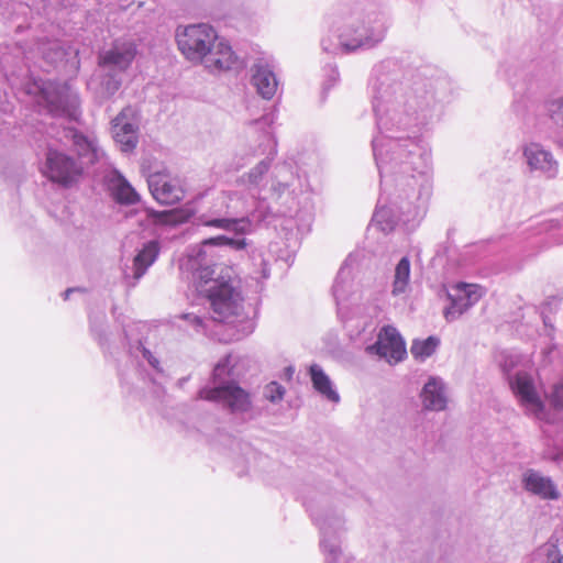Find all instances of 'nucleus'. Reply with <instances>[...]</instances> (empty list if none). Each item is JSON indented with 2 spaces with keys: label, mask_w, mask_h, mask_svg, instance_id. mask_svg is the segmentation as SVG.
Here are the masks:
<instances>
[{
  "label": "nucleus",
  "mask_w": 563,
  "mask_h": 563,
  "mask_svg": "<svg viewBox=\"0 0 563 563\" xmlns=\"http://www.w3.org/2000/svg\"><path fill=\"white\" fill-rule=\"evenodd\" d=\"M374 71L372 106L380 135L372 144L383 194L391 207L426 208L433 188L431 154L415 129L423 123L433 95L422 82L405 85L391 60Z\"/></svg>",
  "instance_id": "nucleus-1"
},
{
  "label": "nucleus",
  "mask_w": 563,
  "mask_h": 563,
  "mask_svg": "<svg viewBox=\"0 0 563 563\" xmlns=\"http://www.w3.org/2000/svg\"><path fill=\"white\" fill-rule=\"evenodd\" d=\"M175 38L178 49L187 60L202 65L211 74L244 67V60L208 23L179 25Z\"/></svg>",
  "instance_id": "nucleus-2"
},
{
  "label": "nucleus",
  "mask_w": 563,
  "mask_h": 563,
  "mask_svg": "<svg viewBox=\"0 0 563 563\" xmlns=\"http://www.w3.org/2000/svg\"><path fill=\"white\" fill-rule=\"evenodd\" d=\"M385 16L378 11L363 12L355 9L343 18L339 27V46L333 49L322 41V49L327 53H352L358 49H371L386 36Z\"/></svg>",
  "instance_id": "nucleus-3"
},
{
  "label": "nucleus",
  "mask_w": 563,
  "mask_h": 563,
  "mask_svg": "<svg viewBox=\"0 0 563 563\" xmlns=\"http://www.w3.org/2000/svg\"><path fill=\"white\" fill-rule=\"evenodd\" d=\"M207 298L212 310V319L219 322H232L244 313L243 297L230 279H214V285L207 290Z\"/></svg>",
  "instance_id": "nucleus-4"
},
{
  "label": "nucleus",
  "mask_w": 563,
  "mask_h": 563,
  "mask_svg": "<svg viewBox=\"0 0 563 563\" xmlns=\"http://www.w3.org/2000/svg\"><path fill=\"white\" fill-rule=\"evenodd\" d=\"M198 399L221 404L230 412H246L252 408L251 394L236 382L231 380L217 387L199 390Z\"/></svg>",
  "instance_id": "nucleus-5"
},
{
  "label": "nucleus",
  "mask_w": 563,
  "mask_h": 563,
  "mask_svg": "<svg viewBox=\"0 0 563 563\" xmlns=\"http://www.w3.org/2000/svg\"><path fill=\"white\" fill-rule=\"evenodd\" d=\"M142 169L146 173V180L148 189L153 198L162 206H172L179 202L185 195L179 180L173 178L166 168L163 169H148L146 172L145 164H142Z\"/></svg>",
  "instance_id": "nucleus-6"
},
{
  "label": "nucleus",
  "mask_w": 563,
  "mask_h": 563,
  "mask_svg": "<svg viewBox=\"0 0 563 563\" xmlns=\"http://www.w3.org/2000/svg\"><path fill=\"white\" fill-rule=\"evenodd\" d=\"M102 154L93 133H81L73 128V179L84 175Z\"/></svg>",
  "instance_id": "nucleus-7"
},
{
  "label": "nucleus",
  "mask_w": 563,
  "mask_h": 563,
  "mask_svg": "<svg viewBox=\"0 0 563 563\" xmlns=\"http://www.w3.org/2000/svg\"><path fill=\"white\" fill-rule=\"evenodd\" d=\"M111 132L120 150L132 152L139 143V118L131 106L123 108L111 121Z\"/></svg>",
  "instance_id": "nucleus-8"
},
{
  "label": "nucleus",
  "mask_w": 563,
  "mask_h": 563,
  "mask_svg": "<svg viewBox=\"0 0 563 563\" xmlns=\"http://www.w3.org/2000/svg\"><path fill=\"white\" fill-rule=\"evenodd\" d=\"M36 102L41 111H45L55 118L70 120V104L66 85L60 87L51 81L45 82L40 89Z\"/></svg>",
  "instance_id": "nucleus-9"
},
{
  "label": "nucleus",
  "mask_w": 563,
  "mask_h": 563,
  "mask_svg": "<svg viewBox=\"0 0 563 563\" xmlns=\"http://www.w3.org/2000/svg\"><path fill=\"white\" fill-rule=\"evenodd\" d=\"M103 185L110 197L119 205L130 207L141 201V196L123 174L114 167L103 172Z\"/></svg>",
  "instance_id": "nucleus-10"
},
{
  "label": "nucleus",
  "mask_w": 563,
  "mask_h": 563,
  "mask_svg": "<svg viewBox=\"0 0 563 563\" xmlns=\"http://www.w3.org/2000/svg\"><path fill=\"white\" fill-rule=\"evenodd\" d=\"M136 55V46L131 41L114 42L113 45L99 54V65L103 70L123 74Z\"/></svg>",
  "instance_id": "nucleus-11"
},
{
  "label": "nucleus",
  "mask_w": 563,
  "mask_h": 563,
  "mask_svg": "<svg viewBox=\"0 0 563 563\" xmlns=\"http://www.w3.org/2000/svg\"><path fill=\"white\" fill-rule=\"evenodd\" d=\"M512 393L519 402L531 413L539 416L544 410V404L539 397L533 379L527 373H517L510 382Z\"/></svg>",
  "instance_id": "nucleus-12"
},
{
  "label": "nucleus",
  "mask_w": 563,
  "mask_h": 563,
  "mask_svg": "<svg viewBox=\"0 0 563 563\" xmlns=\"http://www.w3.org/2000/svg\"><path fill=\"white\" fill-rule=\"evenodd\" d=\"M523 156L531 170L544 175L547 178H555L559 173V163L553 154L539 143H529L523 147Z\"/></svg>",
  "instance_id": "nucleus-13"
},
{
  "label": "nucleus",
  "mask_w": 563,
  "mask_h": 563,
  "mask_svg": "<svg viewBox=\"0 0 563 563\" xmlns=\"http://www.w3.org/2000/svg\"><path fill=\"white\" fill-rule=\"evenodd\" d=\"M42 172L58 188L67 189L70 186V157L66 154L49 150Z\"/></svg>",
  "instance_id": "nucleus-14"
},
{
  "label": "nucleus",
  "mask_w": 563,
  "mask_h": 563,
  "mask_svg": "<svg viewBox=\"0 0 563 563\" xmlns=\"http://www.w3.org/2000/svg\"><path fill=\"white\" fill-rule=\"evenodd\" d=\"M376 347L377 353L389 363H398L404 360L407 354L402 338L391 325L384 327L380 330Z\"/></svg>",
  "instance_id": "nucleus-15"
},
{
  "label": "nucleus",
  "mask_w": 563,
  "mask_h": 563,
  "mask_svg": "<svg viewBox=\"0 0 563 563\" xmlns=\"http://www.w3.org/2000/svg\"><path fill=\"white\" fill-rule=\"evenodd\" d=\"M251 81L262 98L271 100L276 95L278 80L271 65L263 59L252 66Z\"/></svg>",
  "instance_id": "nucleus-16"
},
{
  "label": "nucleus",
  "mask_w": 563,
  "mask_h": 563,
  "mask_svg": "<svg viewBox=\"0 0 563 563\" xmlns=\"http://www.w3.org/2000/svg\"><path fill=\"white\" fill-rule=\"evenodd\" d=\"M523 487L526 490L540 496L543 499H559L560 493L550 477L542 476L533 470L523 475Z\"/></svg>",
  "instance_id": "nucleus-17"
},
{
  "label": "nucleus",
  "mask_w": 563,
  "mask_h": 563,
  "mask_svg": "<svg viewBox=\"0 0 563 563\" xmlns=\"http://www.w3.org/2000/svg\"><path fill=\"white\" fill-rule=\"evenodd\" d=\"M424 408L430 410H443L446 406L443 385L437 378H430L421 393Z\"/></svg>",
  "instance_id": "nucleus-18"
},
{
  "label": "nucleus",
  "mask_w": 563,
  "mask_h": 563,
  "mask_svg": "<svg viewBox=\"0 0 563 563\" xmlns=\"http://www.w3.org/2000/svg\"><path fill=\"white\" fill-rule=\"evenodd\" d=\"M159 253V244L156 241L146 243L133 260V276L140 279L146 269L155 262Z\"/></svg>",
  "instance_id": "nucleus-19"
},
{
  "label": "nucleus",
  "mask_w": 563,
  "mask_h": 563,
  "mask_svg": "<svg viewBox=\"0 0 563 563\" xmlns=\"http://www.w3.org/2000/svg\"><path fill=\"white\" fill-rule=\"evenodd\" d=\"M310 375L313 387L320 394H322L331 401H339L340 397L338 393L332 388L329 377L323 373V371L319 366L312 365L310 367Z\"/></svg>",
  "instance_id": "nucleus-20"
},
{
  "label": "nucleus",
  "mask_w": 563,
  "mask_h": 563,
  "mask_svg": "<svg viewBox=\"0 0 563 563\" xmlns=\"http://www.w3.org/2000/svg\"><path fill=\"white\" fill-rule=\"evenodd\" d=\"M410 280V262L407 257H402L395 268V276L393 282V295L398 296L404 294Z\"/></svg>",
  "instance_id": "nucleus-21"
},
{
  "label": "nucleus",
  "mask_w": 563,
  "mask_h": 563,
  "mask_svg": "<svg viewBox=\"0 0 563 563\" xmlns=\"http://www.w3.org/2000/svg\"><path fill=\"white\" fill-rule=\"evenodd\" d=\"M440 340L437 336H429L424 340H415L411 344V355L420 361L430 357L439 346Z\"/></svg>",
  "instance_id": "nucleus-22"
},
{
  "label": "nucleus",
  "mask_w": 563,
  "mask_h": 563,
  "mask_svg": "<svg viewBox=\"0 0 563 563\" xmlns=\"http://www.w3.org/2000/svg\"><path fill=\"white\" fill-rule=\"evenodd\" d=\"M206 225L216 227L224 231H230L234 233H245L250 229V221L242 219H214L211 221H207Z\"/></svg>",
  "instance_id": "nucleus-23"
},
{
  "label": "nucleus",
  "mask_w": 563,
  "mask_h": 563,
  "mask_svg": "<svg viewBox=\"0 0 563 563\" xmlns=\"http://www.w3.org/2000/svg\"><path fill=\"white\" fill-rule=\"evenodd\" d=\"M276 154L275 147L268 153V156L262 159L256 166H254L245 176L247 184L252 186H258L264 175L268 172L271 167V163Z\"/></svg>",
  "instance_id": "nucleus-24"
},
{
  "label": "nucleus",
  "mask_w": 563,
  "mask_h": 563,
  "mask_svg": "<svg viewBox=\"0 0 563 563\" xmlns=\"http://www.w3.org/2000/svg\"><path fill=\"white\" fill-rule=\"evenodd\" d=\"M449 299L451 305L444 310V317L448 321L457 319L471 308V305L460 292L456 296L449 295Z\"/></svg>",
  "instance_id": "nucleus-25"
},
{
  "label": "nucleus",
  "mask_w": 563,
  "mask_h": 563,
  "mask_svg": "<svg viewBox=\"0 0 563 563\" xmlns=\"http://www.w3.org/2000/svg\"><path fill=\"white\" fill-rule=\"evenodd\" d=\"M454 289L465 297L471 307L485 295V289L477 284L460 283L454 287Z\"/></svg>",
  "instance_id": "nucleus-26"
},
{
  "label": "nucleus",
  "mask_w": 563,
  "mask_h": 563,
  "mask_svg": "<svg viewBox=\"0 0 563 563\" xmlns=\"http://www.w3.org/2000/svg\"><path fill=\"white\" fill-rule=\"evenodd\" d=\"M122 75L120 73L104 70L101 81L102 90L108 96H113L122 85Z\"/></svg>",
  "instance_id": "nucleus-27"
},
{
  "label": "nucleus",
  "mask_w": 563,
  "mask_h": 563,
  "mask_svg": "<svg viewBox=\"0 0 563 563\" xmlns=\"http://www.w3.org/2000/svg\"><path fill=\"white\" fill-rule=\"evenodd\" d=\"M154 224L176 225L185 223L190 213H150Z\"/></svg>",
  "instance_id": "nucleus-28"
},
{
  "label": "nucleus",
  "mask_w": 563,
  "mask_h": 563,
  "mask_svg": "<svg viewBox=\"0 0 563 563\" xmlns=\"http://www.w3.org/2000/svg\"><path fill=\"white\" fill-rule=\"evenodd\" d=\"M550 119L560 128H563V97L550 101L547 106Z\"/></svg>",
  "instance_id": "nucleus-29"
},
{
  "label": "nucleus",
  "mask_w": 563,
  "mask_h": 563,
  "mask_svg": "<svg viewBox=\"0 0 563 563\" xmlns=\"http://www.w3.org/2000/svg\"><path fill=\"white\" fill-rule=\"evenodd\" d=\"M284 395L285 388L276 382H271L265 387V397L272 402L282 400Z\"/></svg>",
  "instance_id": "nucleus-30"
},
{
  "label": "nucleus",
  "mask_w": 563,
  "mask_h": 563,
  "mask_svg": "<svg viewBox=\"0 0 563 563\" xmlns=\"http://www.w3.org/2000/svg\"><path fill=\"white\" fill-rule=\"evenodd\" d=\"M549 400L553 408L563 410V382L553 386Z\"/></svg>",
  "instance_id": "nucleus-31"
},
{
  "label": "nucleus",
  "mask_w": 563,
  "mask_h": 563,
  "mask_svg": "<svg viewBox=\"0 0 563 563\" xmlns=\"http://www.w3.org/2000/svg\"><path fill=\"white\" fill-rule=\"evenodd\" d=\"M214 268L211 266H202L196 269L195 277L203 284L213 282Z\"/></svg>",
  "instance_id": "nucleus-32"
},
{
  "label": "nucleus",
  "mask_w": 563,
  "mask_h": 563,
  "mask_svg": "<svg viewBox=\"0 0 563 563\" xmlns=\"http://www.w3.org/2000/svg\"><path fill=\"white\" fill-rule=\"evenodd\" d=\"M181 318L188 320L190 323L195 324L196 327H203V321L198 316H192L189 313L183 314Z\"/></svg>",
  "instance_id": "nucleus-33"
},
{
  "label": "nucleus",
  "mask_w": 563,
  "mask_h": 563,
  "mask_svg": "<svg viewBox=\"0 0 563 563\" xmlns=\"http://www.w3.org/2000/svg\"><path fill=\"white\" fill-rule=\"evenodd\" d=\"M284 174L294 176L292 167L289 164H284L278 168L277 178H284Z\"/></svg>",
  "instance_id": "nucleus-34"
},
{
  "label": "nucleus",
  "mask_w": 563,
  "mask_h": 563,
  "mask_svg": "<svg viewBox=\"0 0 563 563\" xmlns=\"http://www.w3.org/2000/svg\"><path fill=\"white\" fill-rule=\"evenodd\" d=\"M291 184L288 181V180H278L277 181V185L274 186V189L275 190H278V191H284L286 190Z\"/></svg>",
  "instance_id": "nucleus-35"
},
{
  "label": "nucleus",
  "mask_w": 563,
  "mask_h": 563,
  "mask_svg": "<svg viewBox=\"0 0 563 563\" xmlns=\"http://www.w3.org/2000/svg\"><path fill=\"white\" fill-rule=\"evenodd\" d=\"M339 79V71L335 67L331 68V74L329 76V80L331 81V85H334Z\"/></svg>",
  "instance_id": "nucleus-36"
},
{
  "label": "nucleus",
  "mask_w": 563,
  "mask_h": 563,
  "mask_svg": "<svg viewBox=\"0 0 563 563\" xmlns=\"http://www.w3.org/2000/svg\"><path fill=\"white\" fill-rule=\"evenodd\" d=\"M71 115H73V121H77L78 120L77 109H76V106H75V98L74 97H73V112H71Z\"/></svg>",
  "instance_id": "nucleus-37"
},
{
  "label": "nucleus",
  "mask_w": 563,
  "mask_h": 563,
  "mask_svg": "<svg viewBox=\"0 0 563 563\" xmlns=\"http://www.w3.org/2000/svg\"><path fill=\"white\" fill-rule=\"evenodd\" d=\"M62 297L64 298V300H68L70 298V287L66 288L63 292H62Z\"/></svg>",
  "instance_id": "nucleus-38"
},
{
  "label": "nucleus",
  "mask_w": 563,
  "mask_h": 563,
  "mask_svg": "<svg viewBox=\"0 0 563 563\" xmlns=\"http://www.w3.org/2000/svg\"><path fill=\"white\" fill-rule=\"evenodd\" d=\"M388 207L383 205V206H377L375 211H379V212H383V211H391V208H389V210H387Z\"/></svg>",
  "instance_id": "nucleus-39"
},
{
  "label": "nucleus",
  "mask_w": 563,
  "mask_h": 563,
  "mask_svg": "<svg viewBox=\"0 0 563 563\" xmlns=\"http://www.w3.org/2000/svg\"><path fill=\"white\" fill-rule=\"evenodd\" d=\"M218 240H221V238L210 239V240L205 241V243L214 244V243H217Z\"/></svg>",
  "instance_id": "nucleus-40"
},
{
  "label": "nucleus",
  "mask_w": 563,
  "mask_h": 563,
  "mask_svg": "<svg viewBox=\"0 0 563 563\" xmlns=\"http://www.w3.org/2000/svg\"><path fill=\"white\" fill-rule=\"evenodd\" d=\"M169 211L176 212V211H184V210L179 209V208H174V209H170Z\"/></svg>",
  "instance_id": "nucleus-41"
},
{
  "label": "nucleus",
  "mask_w": 563,
  "mask_h": 563,
  "mask_svg": "<svg viewBox=\"0 0 563 563\" xmlns=\"http://www.w3.org/2000/svg\"><path fill=\"white\" fill-rule=\"evenodd\" d=\"M192 262H194V260H192V258H189V260H188V264H191Z\"/></svg>",
  "instance_id": "nucleus-42"
}]
</instances>
